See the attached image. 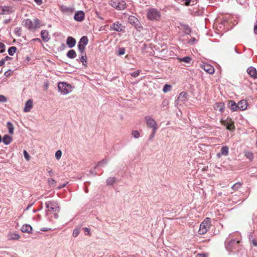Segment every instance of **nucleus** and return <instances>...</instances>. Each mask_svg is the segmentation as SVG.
<instances>
[{
    "label": "nucleus",
    "instance_id": "3c124183",
    "mask_svg": "<svg viewBox=\"0 0 257 257\" xmlns=\"http://www.w3.org/2000/svg\"><path fill=\"white\" fill-rule=\"evenodd\" d=\"M254 32L255 34H257V21L254 24Z\"/></svg>",
    "mask_w": 257,
    "mask_h": 257
},
{
    "label": "nucleus",
    "instance_id": "4c0bfd02",
    "mask_svg": "<svg viewBox=\"0 0 257 257\" xmlns=\"http://www.w3.org/2000/svg\"><path fill=\"white\" fill-rule=\"evenodd\" d=\"M245 156L249 159L250 160H251L253 159V155L250 152H246Z\"/></svg>",
    "mask_w": 257,
    "mask_h": 257
},
{
    "label": "nucleus",
    "instance_id": "f3484780",
    "mask_svg": "<svg viewBox=\"0 0 257 257\" xmlns=\"http://www.w3.org/2000/svg\"><path fill=\"white\" fill-rule=\"evenodd\" d=\"M84 17V13L82 11H78L74 16V19L77 21H81Z\"/></svg>",
    "mask_w": 257,
    "mask_h": 257
},
{
    "label": "nucleus",
    "instance_id": "39448f33",
    "mask_svg": "<svg viewBox=\"0 0 257 257\" xmlns=\"http://www.w3.org/2000/svg\"><path fill=\"white\" fill-rule=\"evenodd\" d=\"M58 86L59 90L63 94H66L72 90L71 85L65 82H60Z\"/></svg>",
    "mask_w": 257,
    "mask_h": 257
},
{
    "label": "nucleus",
    "instance_id": "2f4dec72",
    "mask_svg": "<svg viewBox=\"0 0 257 257\" xmlns=\"http://www.w3.org/2000/svg\"><path fill=\"white\" fill-rule=\"evenodd\" d=\"M7 127L9 129V133L11 134H13L14 133V127H13V124L10 122H8L7 123Z\"/></svg>",
    "mask_w": 257,
    "mask_h": 257
},
{
    "label": "nucleus",
    "instance_id": "6e6d98bb",
    "mask_svg": "<svg viewBox=\"0 0 257 257\" xmlns=\"http://www.w3.org/2000/svg\"><path fill=\"white\" fill-rule=\"evenodd\" d=\"M124 54V49H120L119 50V54L120 55H123Z\"/></svg>",
    "mask_w": 257,
    "mask_h": 257
},
{
    "label": "nucleus",
    "instance_id": "09e8293b",
    "mask_svg": "<svg viewBox=\"0 0 257 257\" xmlns=\"http://www.w3.org/2000/svg\"><path fill=\"white\" fill-rule=\"evenodd\" d=\"M139 72H134L131 74V75L134 77H136L139 75Z\"/></svg>",
    "mask_w": 257,
    "mask_h": 257
},
{
    "label": "nucleus",
    "instance_id": "4d7b16f0",
    "mask_svg": "<svg viewBox=\"0 0 257 257\" xmlns=\"http://www.w3.org/2000/svg\"><path fill=\"white\" fill-rule=\"evenodd\" d=\"M196 39L194 38H192L191 41H190V43L193 44L194 43H195L196 42Z\"/></svg>",
    "mask_w": 257,
    "mask_h": 257
},
{
    "label": "nucleus",
    "instance_id": "c03bdc74",
    "mask_svg": "<svg viewBox=\"0 0 257 257\" xmlns=\"http://www.w3.org/2000/svg\"><path fill=\"white\" fill-rule=\"evenodd\" d=\"M80 60L83 63V64L84 65V61L86 62V55H82L81 56V58H80Z\"/></svg>",
    "mask_w": 257,
    "mask_h": 257
},
{
    "label": "nucleus",
    "instance_id": "f257e3e1",
    "mask_svg": "<svg viewBox=\"0 0 257 257\" xmlns=\"http://www.w3.org/2000/svg\"><path fill=\"white\" fill-rule=\"evenodd\" d=\"M47 208L46 215L49 216L50 214L53 213L55 218L58 217L57 213L59 212V207L57 203L54 202H47L46 203Z\"/></svg>",
    "mask_w": 257,
    "mask_h": 257
},
{
    "label": "nucleus",
    "instance_id": "20e7f679",
    "mask_svg": "<svg viewBox=\"0 0 257 257\" xmlns=\"http://www.w3.org/2000/svg\"><path fill=\"white\" fill-rule=\"evenodd\" d=\"M148 18L152 21L159 20L161 17V14L159 11L155 9H151L147 13Z\"/></svg>",
    "mask_w": 257,
    "mask_h": 257
},
{
    "label": "nucleus",
    "instance_id": "e2e57ef3",
    "mask_svg": "<svg viewBox=\"0 0 257 257\" xmlns=\"http://www.w3.org/2000/svg\"><path fill=\"white\" fill-rule=\"evenodd\" d=\"M67 10V8H61V10H62V11H66Z\"/></svg>",
    "mask_w": 257,
    "mask_h": 257
},
{
    "label": "nucleus",
    "instance_id": "8fccbe9b",
    "mask_svg": "<svg viewBox=\"0 0 257 257\" xmlns=\"http://www.w3.org/2000/svg\"><path fill=\"white\" fill-rule=\"evenodd\" d=\"M240 186V184H235L233 187V189H237Z\"/></svg>",
    "mask_w": 257,
    "mask_h": 257
},
{
    "label": "nucleus",
    "instance_id": "79ce46f5",
    "mask_svg": "<svg viewBox=\"0 0 257 257\" xmlns=\"http://www.w3.org/2000/svg\"><path fill=\"white\" fill-rule=\"evenodd\" d=\"M152 137H154L155 134V133L156 132V130L158 129V126L157 125V126H155L153 127H152Z\"/></svg>",
    "mask_w": 257,
    "mask_h": 257
},
{
    "label": "nucleus",
    "instance_id": "de8ad7c7",
    "mask_svg": "<svg viewBox=\"0 0 257 257\" xmlns=\"http://www.w3.org/2000/svg\"><path fill=\"white\" fill-rule=\"evenodd\" d=\"M185 2V5L186 6H189L190 5H194V4H191V0H183Z\"/></svg>",
    "mask_w": 257,
    "mask_h": 257
},
{
    "label": "nucleus",
    "instance_id": "5fc2aeb1",
    "mask_svg": "<svg viewBox=\"0 0 257 257\" xmlns=\"http://www.w3.org/2000/svg\"><path fill=\"white\" fill-rule=\"evenodd\" d=\"M6 100V98L3 95H0V101H5Z\"/></svg>",
    "mask_w": 257,
    "mask_h": 257
},
{
    "label": "nucleus",
    "instance_id": "a878e982",
    "mask_svg": "<svg viewBox=\"0 0 257 257\" xmlns=\"http://www.w3.org/2000/svg\"><path fill=\"white\" fill-rule=\"evenodd\" d=\"M128 22L132 25H136L138 22V20L135 17L131 16L128 17Z\"/></svg>",
    "mask_w": 257,
    "mask_h": 257
},
{
    "label": "nucleus",
    "instance_id": "cd10ccee",
    "mask_svg": "<svg viewBox=\"0 0 257 257\" xmlns=\"http://www.w3.org/2000/svg\"><path fill=\"white\" fill-rule=\"evenodd\" d=\"M107 163L106 160L104 159L99 162L97 165L95 166V168L104 167Z\"/></svg>",
    "mask_w": 257,
    "mask_h": 257
},
{
    "label": "nucleus",
    "instance_id": "ea45409f",
    "mask_svg": "<svg viewBox=\"0 0 257 257\" xmlns=\"http://www.w3.org/2000/svg\"><path fill=\"white\" fill-rule=\"evenodd\" d=\"M80 233V230L79 229L76 228L73 230V235L74 237H76Z\"/></svg>",
    "mask_w": 257,
    "mask_h": 257
},
{
    "label": "nucleus",
    "instance_id": "49530a36",
    "mask_svg": "<svg viewBox=\"0 0 257 257\" xmlns=\"http://www.w3.org/2000/svg\"><path fill=\"white\" fill-rule=\"evenodd\" d=\"M117 1H115V2H111V3H110V5L112 7H114L116 9H117Z\"/></svg>",
    "mask_w": 257,
    "mask_h": 257
},
{
    "label": "nucleus",
    "instance_id": "052dcab7",
    "mask_svg": "<svg viewBox=\"0 0 257 257\" xmlns=\"http://www.w3.org/2000/svg\"><path fill=\"white\" fill-rule=\"evenodd\" d=\"M35 1L39 4H40L41 3V0H35Z\"/></svg>",
    "mask_w": 257,
    "mask_h": 257
},
{
    "label": "nucleus",
    "instance_id": "aec40b11",
    "mask_svg": "<svg viewBox=\"0 0 257 257\" xmlns=\"http://www.w3.org/2000/svg\"><path fill=\"white\" fill-rule=\"evenodd\" d=\"M21 230L23 232L30 233L32 231V227L30 225L26 224L23 225Z\"/></svg>",
    "mask_w": 257,
    "mask_h": 257
},
{
    "label": "nucleus",
    "instance_id": "c756f323",
    "mask_svg": "<svg viewBox=\"0 0 257 257\" xmlns=\"http://www.w3.org/2000/svg\"><path fill=\"white\" fill-rule=\"evenodd\" d=\"M67 56L70 58H74L76 57V54L74 50H71L68 52Z\"/></svg>",
    "mask_w": 257,
    "mask_h": 257
},
{
    "label": "nucleus",
    "instance_id": "c85d7f7f",
    "mask_svg": "<svg viewBox=\"0 0 257 257\" xmlns=\"http://www.w3.org/2000/svg\"><path fill=\"white\" fill-rule=\"evenodd\" d=\"M11 141V138L8 135H5L3 140V142L6 145L9 144Z\"/></svg>",
    "mask_w": 257,
    "mask_h": 257
},
{
    "label": "nucleus",
    "instance_id": "a19ab883",
    "mask_svg": "<svg viewBox=\"0 0 257 257\" xmlns=\"http://www.w3.org/2000/svg\"><path fill=\"white\" fill-rule=\"evenodd\" d=\"M5 51V45L3 43H0V52L3 53Z\"/></svg>",
    "mask_w": 257,
    "mask_h": 257
},
{
    "label": "nucleus",
    "instance_id": "4468645a",
    "mask_svg": "<svg viewBox=\"0 0 257 257\" xmlns=\"http://www.w3.org/2000/svg\"><path fill=\"white\" fill-rule=\"evenodd\" d=\"M111 29L114 30L117 32H121L123 30L122 26L119 22H115L111 25L110 27Z\"/></svg>",
    "mask_w": 257,
    "mask_h": 257
},
{
    "label": "nucleus",
    "instance_id": "a211bd4d",
    "mask_svg": "<svg viewBox=\"0 0 257 257\" xmlns=\"http://www.w3.org/2000/svg\"><path fill=\"white\" fill-rule=\"evenodd\" d=\"M247 73L252 78H255L257 76L256 70L253 67H250L247 69Z\"/></svg>",
    "mask_w": 257,
    "mask_h": 257
},
{
    "label": "nucleus",
    "instance_id": "473e14b6",
    "mask_svg": "<svg viewBox=\"0 0 257 257\" xmlns=\"http://www.w3.org/2000/svg\"><path fill=\"white\" fill-rule=\"evenodd\" d=\"M179 60L181 62H183L186 63H190L191 61V58L189 57H186L183 58H180Z\"/></svg>",
    "mask_w": 257,
    "mask_h": 257
},
{
    "label": "nucleus",
    "instance_id": "603ef678",
    "mask_svg": "<svg viewBox=\"0 0 257 257\" xmlns=\"http://www.w3.org/2000/svg\"><path fill=\"white\" fill-rule=\"evenodd\" d=\"M84 231L85 232V235H88L89 233V229L88 228H84Z\"/></svg>",
    "mask_w": 257,
    "mask_h": 257
},
{
    "label": "nucleus",
    "instance_id": "7ed1b4c3",
    "mask_svg": "<svg viewBox=\"0 0 257 257\" xmlns=\"http://www.w3.org/2000/svg\"><path fill=\"white\" fill-rule=\"evenodd\" d=\"M210 224V219L209 218H206L204 221H203L200 225V228L198 230L199 234H204L209 230Z\"/></svg>",
    "mask_w": 257,
    "mask_h": 257
},
{
    "label": "nucleus",
    "instance_id": "1a4fd4ad",
    "mask_svg": "<svg viewBox=\"0 0 257 257\" xmlns=\"http://www.w3.org/2000/svg\"><path fill=\"white\" fill-rule=\"evenodd\" d=\"M147 126L149 127H153L157 125L156 121L150 116H146L145 118Z\"/></svg>",
    "mask_w": 257,
    "mask_h": 257
},
{
    "label": "nucleus",
    "instance_id": "412c9836",
    "mask_svg": "<svg viewBox=\"0 0 257 257\" xmlns=\"http://www.w3.org/2000/svg\"><path fill=\"white\" fill-rule=\"evenodd\" d=\"M228 148L227 147H223L221 150V153L217 154V157L220 158L221 155L227 156L228 154Z\"/></svg>",
    "mask_w": 257,
    "mask_h": 257
},
{
    "label": "nucleus",
    "instance_id": "5701e85b",
    "mask_svg": "<svg viewBox=\"0 0 257 257\" xmlns=\"http://www.w3.org/2000/svg\"><path fill=\"white\" fill-rule=\"evenodd\" d=\"M187 98V94L184 92H182L180 93L178 99H177V103H178L179 102H183Z\"/></svg>",
    "mask_w": 257,
    "mask_h": 257
},
{
    "label": "nucleus",
    "instance_id": "9d476101",
    "mask_svg": "<svg viewBox=\"0 0 257 257\" xmlns=\"http://www.w3.org/2000/svg\"><path fill=\"white\" fill-rule=\"evenodd\" d=\"M33 107V101L32 99H29L25 103V107L24 108V111L25 112H28L30 111Z\"/></svg>",
    "mask_w": 257,
    "mask_h": 257
},
{
    "label": "nucleus",
    "instance_id": "423d86ee",
    "mask_svg": "<svg viewBox=\"0 0 257 257\" xmlns=\"http://www.w3.org/2000/svg\"><path fill=\"white\" fill-rule=\"evenodd\" d=\"M14 12V8L11 6H0V15H8Z\"/></svg>",
    "mask_w": 257,
    "mask_h": 257
},
{
    "label": "nucleus",
    "instance_id": "f704fd0d",
    "mask_svg": "<svg viewBox=\"0 0 257 257\" xmlns=\"http://www.w3.org/2000/svg\"><path fill=\"white\" fill-rule=\"evenodd\" d=\"M171 86L170 85L166 84L163 88V91L164 92H167L171 90Z\"/></svg>",
    "mask_w": 257,
    "mask_h": 257
},
{
    "label": "nucleus",
    "instance_id": "6ab92c4d",
    "mask_svg": "<svg viewBox=\"0 0 257 257\" xmlns=\"http://www.w3.org/2000/svg\"><path fill=\"white\" fill-rule=\"evenodd\" d=\"M20 237V235L15 232H10L8 235V238L10 240H18Z\"/></svg>",
    "mask_w": 257,
    "mask_h": 257
},
{
    "label": "nucleus",
    "instance_id": "58836bf2",
    "mask_svg": "<svg viewBox=\"0 0 257 257\" xmlns=\"http://www.w3.org/2000/svg\"><path fill=\"white\" fill-rule=\"evenodd\" d=\"M24 156L25 158L27 161H29L30 159V156L28 154L27 152L25 150L24 151Z\"/></svg>",
    "mask_w": 257,
    "mask_h": 257
},
{
    "label": "nucleus",
    "instance_id": "e433bc0d",
    "mask_svg": "<svg viewBox=\"0 0 257 257\" xmlns=\"http://www.w3.org/2000/svg\"><path fill=\"white\" fill-rule=\"evenodd\" d=\"M62 156V152L60 150L57 151L55 153V157L57 160H59Z\"/></svg>",
    "mask_w": 257,
    "mask_h": 257
},
{
    "label": "nucleus",
    "instance_id": "0eeeda50",
    "mask_svg": "<svg viewBox=\"0 0 257 257\" xmlns=\"http://www.w3.org/2000/svg\"><path fill=\"white\" fill-rule=\"evenodd\" d=\"M88 39L86 36L82 37L78 44V49L79 51L82 53H83L85 46L88 44Z\"/></svg>",
    "mask_w": 257,
    "mask_h": 257
},
{
    "label": "nucleus",
    "instance_id": "9b49d317",
    "mask_svg": "<svg viewBox=\"0 0 257 257\" xmlns=\"http://www.w3.org/2000/svg\"><path fill=\"white\" fill-rule=\"evenodd\" d=\"M201 68L206 72L209 74H212L214 72V68L210 65L208 64H203L201 65Z\"/></svg>",
    "mask_w": 257,
    "mask_h": 257
},
{
    "label": "nucleus",
    "instance_id": "680f3d73",
    "mask_svg": "<svg viewBox=\"0 0 257 257\" xmlns=\"http://www.w3.org/2000/svg\"><path fill=\"white\" fill-rule=\"evenodd\" d=\"M33 41H39V42L41 41L40 39H39V38L34 39L33 40Z\"/></svg>",
    "mask_w": 257,
    "mask_h": 257
},
{
    "label": "nucleus",
    "instance_id": "864d4df0",
    "mask_svg": "<svg viewBox=\"0 0 257 257\" xmlns=\"http://www.w3.org/2000/svg\"><path fill=\"white\" fill-rule=\"evenodd\" d=\"M49 183L50 185H52L53 184L55 183V181L53 179H50L48 180Z\"/></svg>",
    "mask_w": 257,
    "mask_h": 257
},
{
    "label": "nucleus",
    "instance_id": "37998d69",
    "mask_svg": "<svg viewBox=\"0 0 257 257\" xmlns=\"http://www.w3.org/2000/svg\"><path fill=\"white\" fill-rule=\"evenodd\" d=\"M12 71L11 70H9L8 71H6L5 73V76H6V77H9L10 76H11L12 75Z\"/></svg>",
    "mask_w": 257,
    "mask_h": 257
},
{
    "label": "nucleus",
    "instance_id": "b1692460",
    "mask_svg": "<svg viewBox=\"0 0 257 257\" xmlns=\"http://www.w3.org/2000/svg\"><path fill=\"white\" fill-rule=\"evenodd\" d=\"M41 37L44 41H48L50 39L48 32L46 30L42 31Z\"/></svg>",
    "mask_w": 257,
    "mask_h": 257
},
{
    "label": "nucleus",
    "instance_id": "f03ea898",
    "mask_svg": "<svg viewBox=\"0 0 257 257\" xmlns=\"http://www.w3.org/2000/svg\"><path fill=\"white\" fill-rule=\"evenodd\" d=\"M24 23L25 26L31 31L40 28L43 25L41 21L38 19H34L33 20L27 19Z\"/></svg>",
    "mask_w": 257,
    "mask_h": 257
},
{
    "label": "nucleus",
    "instance_id": "13d9d810",
    "mask_svg": "<svg viewBox=\"0 0 257 257\" xmlns=\"http://www.w3.org/2000/svg\"><path fill=\"white\" fill-rule=\"evenodd\" d=\"M197 257H205V254H198Z\"/></svg>",
    "mask_w": 257,
    "mask_h": 257
},
{
    "label": "nucleus",
    "instance_id": "2eb2a0df",
    "mask_svg": "<svg viewBox=\"0 0 257 257\" xmlns=\"http://www.w3.org/2000/svg\"><path fill=\"white\" fill-rule=\"evenodd\" d=\"M213 107L216 111L221 112L224 108V104L222 102L216 103L214 104Z\"/></svg>",
    "mask_w": 257,
    "mask_h": 257
},
{
    "label": "nucleus",
    "instance_id": "f8f14e48",
    "mask_svg": "<svg viewBox=\"0 0 257 257\" xmlns=\"http://www.w3.org/2000/svg\"><path fill=\"white\" fill-rule=\"evenodd\" d=\"M239 241H235L234 240H230L226 243V247L228 250H231L235 248V246L238 244Z\"/></svg>",
    "mask_w": 257,
    "mask_h": 257
},
{
    "label": "nucleus",
    "instance_id": "4be33fe9",
    "mask_svg": "<svg viewBox=\"0 0 257 257\" xmlns=\"http://www.w3.org/2000/svg\"><path fill=\"white\" fill-rule=\"evenodd\" d=\"M76 44V41L75 40L71 37H68L67 39V44L70 48H72L75 46Z\"/></svg>",
    "mask_w": 257,
    "mask_h": 257
},
{
    "label": "nucleus",
    "instance_id": "a18cd8bd",
    "mask_svg": "<svg viewBox=\"0 0 257 257\" xmlns=\"http://www.w3.org/2000/svg\"><path fill=\"white\" fill-rule=\"evenodd\" d=\"M184 32L187 34H188L190 32V28L187 26H185L184 27Z\"/></svg>",
    "mask_w": 257,
    "mask_h": 257
},
{
    "label": "nucleus",
    "instance_id": "ddd939ff",
    "mask_svg": "<svg viewBox=\"0 0 257 257\" xmlns=\"http://www.w3.org/2000/svg\"><path fill=\"white\" fill-rule=\"evenodd\" d=\"M238 109L244 110L247 108V103L246 100L243 99L239 101L237 103Z\"/></svg>",
    "mask_w": 257,
    "mask_h": 257
},
{
    "label": "nucleus",
    "instance_id": "dca6fc26",
    "mask_svg": "<svg viewBox=\"0 0 257 257\" xmlns=\"http://www.w3.org/2000/svg\"><path fill=\"white\" fill-rule=\"evenodd\" d=\"M228 107L232 111H237L238 110L237 104L233 100H229L227 103Z\"/></svg>",
    "mask_w": 257,
    "mask_h": 257
},
{
    "label": "nucleus",
    "instance_id": "bb28decb",
    "mask_svg": "<svg viewBox=\"0 0 257 257\" xmlns=\"http://www.w3.org/2000/svg\"><path fill=\"white\" fill-rule=\"evenodd\" d=\"M12 59L9 56H6L5 58L0 61V66H3L5 65L7 62L10 61Z\"/></svg>",
    "mask_w": 257,
    "mask_h": 257
},
{
    "label": "nucleus",
    "instance_id": "c9c22d12",
    "mask_svg": "<svg viewBox=\"0 0 257 257\" xmlns=\"http://www.w3.org/2000/svg\"><path fill=\"white\" fill-rule=\"evenodd\" d=\"M132 135L135 138H138L140 137V133L137 131H132Z\"/></svg>",
    "mask_w": 257,
    "mask_h": 257
},
{
    "label": "nucleus",
    "instance_id": "72a5a7b5",
    "mask_svg": "<svg viewBox=\"0 0 257 257\" xmlns=\"http://www.w3.org/2000/svg\"><path fill=\"white\" fill-rule=\"evenodd\" d=\"M16 51V48L15 47H12L9 48L8 52L10 55H13Z\"/></svg>",
    "mask_w": 257,
    "mask_h": 257
},
{
    "label": "nucleus",
    "instance_id": "bf43d9fd",
    "mask_svg": "<svg viewBox=\"0 0 257 257\" xmlns=\"http://www.w3.org/2000/svg\"><path fill=\"white\" fill-rule=\"evenodd\" d=\"M252 243L254 245H255V246L257 245V242H256V241L255 240H252Z\"/></svg>",
    "mask_w": 257,
    "mask_h": 257
},
{
    "label": "nucleus",
    "instance_id": "393cba45",
    "mask_svg": "<svg viewBox=\"0 0 257 257\" xmlns=\"http://www.w3.org/2000/svg\"><path fill=\"white\" fill-rule=\"evenodd\" d=\"M117 5V9L123 10L125 8V3L123 1H118Z\"/></svg>",
    "mask_w": 257,
    "mask_h": 257
},
{
    "label": "nucleus",
    "instance_id": "7c9ffc66",
    "mask_svg": "<svg viewBox=\"0 0 257 257\" xmlns=\"http://www.w3.org/2000/svg\"><path fill=\"white\" fill-rule=\"evenodd\" d=\"M116 181V179L113 177H110L107 180V184L109 185H112Z\"/></svg>",
    "mask_w": 257,
    "mask_h": 257
},
{
    "label": "nucleus",
    "instance_id": "6e6552de",
    "mask_svg": "<svg viewBox=\"0 0 257 257\" xmlns=\"http://www.w3.org/2000/svg\"><path fill=\"white\" fill-rule=\"evenodd\" d=\"M221 124L226 127L229 130H232L234 128L233 121L229 118L225 120L222 119L221 120Z\"/></svg>",
    "mask_w": 257,
    "mask_h": 257
}]
</instances>
